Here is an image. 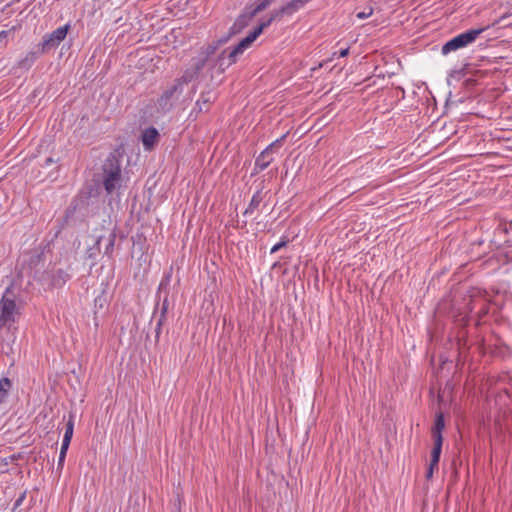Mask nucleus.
I'll use <instances>...</instances> for the list:
<instances>
[{
  "label": "nucleus",
  "mask_w": 512,
  "mask_h": 512,
  "mask_svg": "<svg viewBox=\"0 0 512 512\" xmlns=\"http://www.w3.org/2000/svg\"><path fill=\"white\" fill-rule=\"evenodd\" d=\"M8 34H9V32H8V31H4V30H3V31H1V32H0V43H1L2 41H5V40H6V38L8 37Z\"/></svg>",
  "instance_id": "21"
},
{
  "label": "nucleus",
  "mask_w": 512,
  "mask_h": 512,
  "mask_svg": "<svg viewBox=\"0 0 512 512\" xmlns=\"http://www.w3.org/2000/svg\"><path fill=\"white\" fill-rule=\"evenodd\" d=\"M182 86V83L179 82L172 86L170 89L166 90L164 94L160 98V105H167V101L174 95L175 92Z\"/></svg>",
  "instance_id": "11"
},
{
  "label": "nucleus",
  "mask_w": 512,
  "mask_h": 512,
  "mask_svg": "<svg viewBox=\"0 0 512 512\" xmlns=\"http://www.w3.org/2000/svg\"><path fill=\"white\" fill-rule=\"evenodd\" d=\"M287 242L286 241H281L277 244H275L272 248H271V251L270 253L273 254V253H276L278 250H280L282 247L286 246Z\"/></svg>",
  "instance_id": "18"
},
{
  "label": "nucleus",
  "mask_w": 512,
  "mask_h": 512,
  "mask_svg": "<svg viewBox=\"0 0 512 512\" xmlns=\"http://www.w3.org/2000/svg\"><path fill=\"white\" fill-rule=\"evenodd\" d=\"M275 0H259L251 13V17L255 16L259 12L265 10L269 5H271Z\"/></svg>",
  "instance_id": "14"
},
{
  "label": "nucleus",
  "mask_w": 512,
  "mask_h": 512,
  "mask_svg": "<svg viewBox=\"0 0 512 512\" xmlns=\"http://www.w3.org/2000/svg\"><path fill=\"white\" fill-rule=\"evenodd\" d=\"M69 445H70V442L62 441L60 451L63 452V453H67Z\"/></svg>",
  "instance_id": "20"
},
{
  "label": "nucleus",
  "mask_w": 512,
  "mask_h": 512,
  "mask_svg": "<svg viewBox=\"0 0 512 512\" xmlns=\"http://www.w3.org/2000/svg\"><path fill=\"white\" fill-rule=\"evenodd\" d=\"M225 41H226V39H222V40H219L216 44L209 45V46L207 47V52H206L207 56H209V55L213 54V53L218 49V47H219L221 44L225 43Z\"/></svg>",
  "instance_id": "17"
},
{
  "label": "nucleus",
  "mask_w": 512,
  "mask_h": 512,
  "mask_svg": "<svg viewBox=\"0 0 512 512\" xmlns=\"http://www.w3.org/2000/svg\"><path fill=\"white\" fill-rule=\"evenodd\" d=\"M43 53H40L39 51V48L37 47V51H31V52H28L24 58H22L19 62H18V65L19 67L21 68H30L34 62L38 59V57L40 55H42Z\"/></svg>",
  "instance_id": "8"
},
{
  "label": "nucleus",
  "mask_w": 512,
  "mask_h": 512,
  "mask_svg": "<svg viewBox=\"0 0 512 512\" xmlns=\"http://www.w3.org/2000/svg\"><path fill=\"white\" fill-rule=\"evenodd\" d=\"M69 30L70 24H65L64 26L58 27L51 33L44 35L41 43L38 44L40 53L46 54L52 50H55L66 38Z\"/></svg>",
  "instance_id": "4"
},
{
  "label": "nucleus",
  "mask_w": 512,
  "mask_h": 512,
  "mask_svg": "<svg viewBox=\"0 0 512 512\" xmlns=\"http://www.w3.org/2000/svg\"><path fill=\"white\" fill-rule=\"evenodd\" d=\"M21 501H22V498H20V499L16 502V504H17V505H18V504H21Z\"/></svg>",
  "instance_id": "25"
},
{
  "label": "nucleus",
  "mask_w": 512,
  "mask_h": 512,
  "mask_svg": "<svg viewBox=\"0 0 512 512\" xmlns=\"http://www.w3.org/2000/svg\"><path fill=\"white\" fill-rule=\"evenodd\" d=\"M437 466H432V463L430 462V465H429V468L427 470V473H426V477L428 479H430L433 475V472H434V468H436Z\"/></svg>",
  "instance_id": "19"
},
{
  "label": "nucleus",
  "mask_w": 512,
  "mask_h": 512,
  "mask_svg": "<svg viewBox=\"0 0 512 512\" xmlns=\"http://www.w3.org/2000/svg\"><path fill=\"white\" fill-rule=\"evenodd\" d=\"M281 140L282 138L277 139L260 153L255 162L257 168L264 170L270 165V163L274 160L273 154L275 149L281 145Z\"/></svg>",
  "instance_id": "6"
},
{
  "label": "nucleus",
  "mask_w": 512,
  "mask_h": 512,
  "mask_svg": "<svg viewBox=\"0 0 512 512\" xmlns=\"http://www.w3.org/2000/svg\"><path fill=\"white\" fill-rule=\"evenodd\" d=\"M167 299L164 300V303H163V309L166 310L167 309Z\"/></svg>",
  "instance_id": "24"
},
{
  "label": "nucleus",
  "mask_w": 512,
  "mask_h": 512,
  "mask_svg": "<svg viewBox=\"0 0 512 512\" xmlns=\"http://www.w3.org/2000/svg\"><path fill=\"white\" fill-rule=\"evenodd\" d=\"M65 457H66V453H63V452L60 451V454H59V465H61L64 462Z\"/></svg>",
  "instance_id": "23"
},
{
  "label": "nucleus",
  "mask_w": 512,
  "mask_h": 512,
  "mask_svg": "<svg viewBox=\"0 0 512 512\" xmlns=\"http://www.w3.org/2000/svg\"><path fill=\"white\" fill-rule=\"evenodd\" d=\"M163 285H164V282H161L159 289H161Z\"/></svg>",
  "instance_id": "26"
},
{
  "label": "nucleus",
  "mask_w": 512,
  "mask_h": 512,
  "mask_svg": "<svg viewBox=\"0 0 512 512\" xmlns=\"http://www.w3.org/2000/svg\"><path fill=\"white\" fill-rule=\"evenodd\" d=\"M74 431V420L71 417L69 421L67 422L64 437L62 441L71 442L72 436Z\"/></svg>",
  "instance_id": "15"
},
{
  "label": "nucleus",
  "mask_w": 512,
  "mask_h": 512,
  "mask_svg": "<svg viewBox=\"0 0 512 512\" xmlns=\"http://www.w3.org/2000/svg\"><path fill=\"white\" fill-rule=\"evenodd\" d=\"M442 443H443L442 436H437L436 439H434V448L431 452V461H430L432 463V466H438L441 449H442Z\"/></svg>",
  "instance_id": "9"
},
{
  "label": "nucleus",
  "mask_w": 512,
  "mask_h": 512,
  "mask_svg": "<svg viewBox=\"0 0 512 512\" xmlns=\"http://www.w3.org/2000/svg\"><path fill=\"white\" fill-rule=\"evenodd\" d=\"M308 1L310 2L311 0H308Z\"/></svg>",
  "instance_id": "27"
},
{
  "label": "nucleus",
  "mask_w": 512,
  "mask_h": 512,
  "mask_svg": "<svg viewBox=\"0 0 512 512\" xmlns=\"http://www.w3.org/2000/svg\"><path fill=\"white\" fill-rule=\"evenodd\" d=\"M121 169L119 165L111 164L109 168L104 170V187L108 193L113 192L120 186Z\"/></svg>",
  "instance_id": "5"
},
{
  "label": "nucleus",
  "mask_w": 512,
  "mask_h": 512,
  "mask_svg": "<svg viewBox=\"0 0 512 512\" xmlns=\"http://www.w3.org/2000/svg\"><path fill=\"white\" fill-rule=\"evenodd\" d=\"M308 2V0H291L281 7L273 10L268 19L262 21L235 47L222 51L220 54V60L225 61L227 59L228 66L234 64L238 56L241 55L247 48H249L252 43L262 34L264 29L270 26L273 21H280L285 17H291L300 9H302Z\"/></svg>",
  "instance_id": "1"
},
{
  "label": "nucleus",
  "mask_w": 512,
  "mask_h": 512,
  "mask_svg": "<svg viewBox=\"0 0 512 512\" xmlns=\"http://www.w3.org/2000/svg\"><path fill=\"white\" fill-rule=\"evenodd\" d=\"M159 138V133L154 127L145 129L141 136L142 144L145 150H152Z\"/></svg>",
  "instance_id": "7"
},
{
  "label": "nucleus",
  "mask_w": 512,
  "mask_h": 512,
  "mask_svg": "<svg viewBox=\"0 0 512 512\" xmlns=\"http://www.w3.org/2000/svg\"><path fill=\"white\" fill-rule=\"evenodd\" d=\"M262 197L259 192L253 195L248 207L244 211V215H251L260 205Z\"/></svg>",
  "instance_id": "10"
},
{
  "label": "nucleus",
  "mask_w": 512,
  "mask_h": 512,
  "mask_svg": "<svg viewBox=\"0 0 512 512\" xmlns=\"http://www.w3.org/2000/svg\"><path fill=\"white\" fill-rule=\"evenodd\" d=\"M444 419L441 414L436 417L435 425L433 429V438L436 439L437 436H442V430L444 429Z\"/></svg>",
  "instance_id": "13"
},
{
  "label": "nucleus",
  "mask_w": 512,
  "mask_h": 512,
  "mask_svg": "<svg viewBox=\"0 0 512 512\" xmlns=\"http://www.w3.org/2000/svg\"><path fill=\"white\" fill-rule=\"evenodd\" d=\"M20 315V308L10 289H6L0 300V330L10 328Z\"/></svg>",
  "instance_id": "2"
},
{
  "label": "nucleus",
  "mask_w": 512,
  "mask_h": 512,
  "mask_svg": "<svg viewBox=\"0 0 512 512\" xmlns=\"http://www.w3.org/2000/svg\"><path fill=\"white\" fill-rule=\"evenodd\" d=\"M373 14V8L372 7H368L366 10L362 11V12H358L356 14V17L358 19H366L368 17H370L371 15Z\"/></svg>",
  "instance_id": "16"
},
{
  "label": "nucleus",
  "mask_w": 512,
  "mask_h": 512,
  "mask_svg": "<svg viewBox=\"0 0 512 512\" xmlns=\"http://www.w3.org/2000/svg\"><path fill=\"white\" fill-rule=\"evenodd\" d=\"M11 388V382L8 378L0 379V403L6 398L9 389Z\"/></svg>",
  "instance_id": "12"
},
{
  "label": "nucleus",
  "mask_w": 512,
  "mask_h": 512,
  "mask_svg": "<svg viewBox=\"0 0 512 512\" xmlns=\"http://www.w3.org/2000/svg\"><path fill=\"white\" fill-rule=\"evenodd\" d=\"M349 54V47L339 51V57H346Z\"/></svg>",
  "instance_id": "22"
},
{
  "label": "nucleus",
  "mask_w": 512,
  "mask_h": 512,
  "mask_svg": "<svg viewBox=\"0 0 512 512\" xmlns=\"http://www.w3.org/2000/svg\"><path fill=\"white\" fill-rule=\"evenodd\" d=\"M487 29V27L470 29L465 31L449 41H447L441 48L443 55H448L451 52L465 48L476 41V39Z\"/></svg>",
  "instance_id": "3"
}]
</instances>
